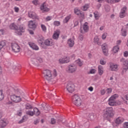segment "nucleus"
<instances>
[{"instance_id": "nucleus-1", "label": "nucleus", "mask_w": 128, "mask_h": 128, "mask_svg": "<svg viewBox=\"0 0 128 128\" xmlns=\"http://www.w3.org/2000/svg\"><path fill=\"white\" fill-rule=\"evenodd\" d=\"M7 94L10 96V100L14 102H22L20 90L18 88L10 86L7 91Z\"/></svg>"}, {"instance_id": "nucleus-2", "label": "nucleus", "mask_w": 128, "mask_h": 128, "mask_svg": "<svg viewBox=\"0 0 128 128\" xmlns=\"http://www.w3.org/2000/svg\"><path fill=\"white\" fill-rule=\"evenodd\" d=\"M42 74L44 78L46 80H50L53 78H56L58 76L56 70H54L52 72L50 70L48 69H44L42 71Z\"/></svg>"}, {"instance_id": "nucleus-3", "label": "nucleus", "mask_w": 128, "mask_h": 128, "mask_svg": "<svg viewBox=\"0 0 128 128\" xmlns=\"http://www.w3.org/2000/svg\"><path fill=\"white\" fill-rule=\"evenodd\" d=\"M9 28L10 30H19L20 32H24V30H26V26L24 24L19 25L18 24H16L14 22L12 23L10 25Z\"/></svg>"}, {"instance_id": "nucleus-4", "label": "nucleus", "mask_w": 128, "mask_h": 128, "mask_svg": "<svg viewBox=\"0 0 128 128\" xmlns=\"http://www.w3.org/2000/svg\"><path fill=\"white\" fill-rule=\"evenodd\" d=\"M72 102L76 106H80L82 102L80 99V97L78 94H75L72 96Z\"/></svg>"}, {"instance_id": "nucleus-5", "label": "nucleus", "mask_w": 128, "mask_h": 128, "mask_svg": "<svg viewBox=\"0 0 128 128\" xmlns=\"http://www.w3.org/2000/svg\"><path fill=\"white\" fill-rule=\"evenodd\" d=\"M114 110L112 108L110 107L106 108L104 112V118H112L114 116Z\"/></svg>"}, {"instance_id": "nucleus-6", "label": "nucleus", "mask_w": 128, "mask_h": 128, "mask_svg": "<svg viewBox=\"0 0 128 128\" xmlns=\"http://www.w3.org/2000/svg\"><path fill=\"white\" fill-rule=\"evenodd\" d=\"M116 98H118V94H114L109 98L108 100L109 106H116Z\"/></svg>"}, {"instance_id": "nucleus-7", "label": "nucleus", "mask_w": 128, "mask_h": 128, "mask_svg": "<svg viewBox=\"0 0 128 128\" xmlns=\"http://www.w3.org/2000/svg\"><path fill=\"white\" fill-rule=\"evenodd\" d=\"M90 30V27L88 26V23L86 22L82 26H80V32L81 34H86Z\"/></svg>"}, {"instance_id": "nucleus-8", "label": "nucleus", "mask_w": 128, "mask_h": 128, "mask_svg": "<svg viewBox=\"0 0 128 128\" xmlns=\"http://www.w3.org/2000/svg\"><path fill=\"white\" fill-rule=\"evenodd\" d=\"M76 66L74 64H72L68 66V68H66V72L69 74H72L76 72Z\"/></svg>"}, {"instance_id": "nucleus-9", "label": "nucleus", "mask_w": 128, "mask_h": 128, "mask_svg": "<svg viewBox=\"0 0 128 128\" xmlns=\"http://www.w3.org/2000/svg\"><path fill=\"white\" fill-rule=\"evenodd\" d=\"M66 90L68 92L72 94L74 92V84L72 82H69L66 86Z\"/></svg>"}, {"instance_id": "nucleus-10", "label": "nucleus", "mask_w": 128, "mask_h": 128, "mask_svg": "<svg viewBox=\"0 0 128 128\" xmlns=\"http://www.w3.org/2000/svg\"><path fill=\"white\" fill-rule=\"evenodd\" d=\"M109 66L110 70L112 72H118V64L114 62H110Z\"/></svg>"}, {"instance_id": "nucleus-11", "label": "nucleus", "mask_w": 128, "mask_h": 128, "mask_svg": "<svg viewBox=\"0 0 128 128\" xmlns=\"http://www.w3.org/2000/svg\"><path fill=\"white\" fill-rule=\"evenodd\" d=\"M8 124V120L7 118H4L0 120V128H4Z\"/></svg>"}, {"instance_id": "nucleus-12", "label": "nucleus", "mask_w": 128, "mask_h": 128, "mask_svg": "<svg viewBox=\"0 0 128 128\" xmlns=\"http://www.w3.org/2000/svg\"><path fill=\"white\" fill-rule=\"evenodd\" d=\"M120 62H122L124 64L123 69L126 70H128V60H126L124 58H122L120 60Z\"/></svg>"}, {"instance_id": "nucleus-13", "label": "nucleus", "mask_w": 128, "mask_h": 128, "mask_svg": "<svg viewBox=\"0 0 128 128\" xmlns=\"http://www.w3.org/2000/svg\"><path fill=\"white\" fill-rule=\"evenodd\" d=\"M40 9L42 12H50V8H48V5L46 4V2H44L41 5Z\"/></svg>"}, {"instance_id": "nucleus-14", "label": "nucleus", "mask_w": 128, "mask_h": 128, "mask_svg": "<svg viewBox=\"0 0 128 128\" xmlns=\"http://www.w3.org/2000/svg\"><path fill=\"white\" fill-rule=\"evenodd\" d=\"M126 6H124L121 9L120 12L119 14V17L120 18H124L126 16Z\"/></svg>"}, {"instance_id": "nucleus-15", "label": "nucleus", "mask_w": 128, "mask_h": 128, "mask_svg": "<svg viewBox=\"0 0 128 128\" xmlns=\"http://www.w3.org/2000/svg\"><path fill=\"white\" fill-rule=\"evenodd\" d=\"M124 122V118L120 116L115 120V124H117V126H118V124H122Z\"/></svg>"}, {"instance_id": "nucleus-16", "label": "nucleus", "mask_w": 128, "mask_h": 128, "mask_svg": "<svg viewBox=\"0 0 128 128\" xmlns=\"http://www.w3.org/2000/svg\"><path fill=\"white\" fill-rule=\"evenodd\" d=\"M29 18H32L33 20H38V16L34 12H28V14Z\"/></svg>"}, {"instance_id": "nucleus-17", "label": "nucleus", "mask_w": 128, "mask_h": 128, "mask_svg": "<svg viewBox=\"0 0 128 128\" xmlns=\"http://www.w3.org/2000/svg\"><path fill=\"white\" fill-rule=\"evenodd\" d=\"M28 27L32 30H36V22H34L32 20L28 22Z\"/></svg>"}, {"instance_id": "nucleus-18", "label": "nucleus", "mask_w": 128, "mask_h": 128, "mask_svg": "<svg viewBox=\"0 0 128 128\" xmlns=\"http://www.w3.org/2000/svg\"><path fill=\"white\" fill-rule=\"evenodd\" d=\"M60 30H56L55 31L53 34L54 40H58L60 36Z\"/></svg>"}, {"instance_id": "nucleus-19", "label": "nucleus", "mask_w": 128, "mask_h": 128, "mask_svg": "<svg viewBox=\"0 0 128 128\" xmlns=\"http://www.w3.org/2000/svg\"><path fill=\"white\" fill-rule=\"evenodd\" d=\"M94 44H96L98 46H101L102 42L100 41L98 36H96L94 38Z\"/></svg>"}, {"instance_id": "nucleus-20", "label": "nucleus", "mask_w": 128, "mask_h": 128, "mask_svg": "<svg viewBox=\"0 0 128 128\" xmlns=\"http://www.w3.org/2000/svg\"><path fill=\"white\" fill-rule=\"evenodd\" d=\"M72 18V14H69L66 17L64 18V19L63 20V22L64 24H68L70 20Z\"/></svg>"}, {"instance_id": "nucleus-21", "label": "nucleus", "mask_w": 128, "mask_h": 128, "mask_svg": "<svg viewBox=\"0 0 128 128\" xmlns=\"http://www.w3.org/2000/svg\"><path fill=\"white\" fill-rule=\"evenodd\" d=\"M94 16L95 18V19L98 20L100 18V12H98L97 11H95L94 12Z\"/></svg>"}, {"instance_id": "nucleus-22", "label": "nucleus", "mask_w": 128, "mask_h": 128, "mask_svg": "<svg viewBox=\"0 0 128 128\" xmlns=\"http://www.w3.org/2000/svg\"><path fill=\"white\" fill-rule=\"evenodd\" d=\"M34 114L36 116H38L39 114H40V110L36 108H34Z\"/></svg>"}, {"instance_id": "nucleus-23", "label": "nucleus", "mask_w": 128, "mask_h": 128, "mask_svg": "<svg viewBox=\"0 0 128 128\" xmlns=\"http://www.w3.org/2000/svg\"><path fill=\"white\" fill-rule=\"evenodd\" d=\"M98 70L99 74L102 76L104 74V67L100 65L98 67Z\"/></svg>"}, {"instance_id": "nucleus-24", "label": "nucleus", "mask_w": 128, "mask_h": 128, "mask_svg": "<svg viewBox=\"0 0 128 128\" xmlns=\"http://www.w3.org/2000/svg\"><path fill=\"white\" fill-rule=\"evenodd\" d=\"M44 44L46 46H52V44H54V42H52V40H46L44 42Z\"/></svg>"}, {"instance_id": "nucleus-25", "label": "nucleus", "mask_w": 128, "mask_h": 128, "mask_svg": "<svg viewBox=\"0 0 128 128\" xmlns=\"http://www.w3.org/2000/svg\"><path fill=\"white\" fill-rule=\"evenodd\" d=\"M29 46L30 48H38V46L36 44L32 43V42H29Z\"/></svg>"}, {"instance_id": "nucleus-26", "label": "nucleus", "mask_w": 128, "mask_h": 128, "mask_svg": "<svg viewBox=\"0 0 128 128\" xmlns=\"http://www.w3.org/2000/svg\"><path fill=\"white\" fill-rule=\"evenodd\" d=\"M68 44L70 48H72L74 46V40H72V39H69L68 40Z\"/></svg>"}, {"instance_id": "nucleus-27", "label": "nucleus", "mask_w": 128, "mask_h": 128, "mask_svg": "<svg viewBox=\"0 0 128 128\" xmlns=\"http://www.w3.org/2000/svg\"><path fill=\"white\" fill-rule=\"evenodd\" d=\"M44 37L42 36H40L38 38V42L40 44H42L44 42Z\"/></svg>"}, {"instance_id": "nucleus-28", "label": "nucleus", "mask_w": 128, "mask_h": 128, "mask_svg": "<svg viewBox=\"0 0 128 128\" xmlns=\"http://www.w3.org/2000/svg\"><path fill=\"white\" fill-rule=\"evenodd\" d=\"M76 64H78V66H82L84 64V62L80 60V59H78L76 60Z\"/></svg>"}, {"instance_id": "nucleus-29", "label": "nucleus", "mask_w": 128, "mask_h": 128, "mask_svg": "<svg viewBox=\"0 0 128 128\" xmlns=\"http://www.w3.org/2000/svg\"><path fill=\"white\" fill-rule=\"evenodd\" d=\"M81 12L82 11H80L78 8H74V13L76 14H77V16H80V14Z\"/></svg>"}, {"instance_id": "nucleus-30", "label": "nucleus", "mask_w": 128, "mask_h": 128, "mask_svg": "<svg viewBox=\"0 0 128 128\" xmlns=\"http://www.w3.org/2000/svg\"><path fill=\"white\" fill-rule=\"evenodd\" d=\"M36 55L33 54L31 56V60L33 64H36Z\"/></svg>"}, {"instance_id": "nucleus-31", "label": "nucleus", "mask_w": 128, "mask_h": 128, "mask_svg": "<svg viewBox=\"0 0 128 128\" xmlns=\"http://www.w3.org/2000/svg\"><path fill=\"white\" fill-rule=\"evenodd\" d=\"M6 46V41L2 40L0 42V48H2Z\"/></svg>"}, {"instance_id": "nucleus-32", "label": "nucleus", "mask_w": 128, "mask_h": 128, "mask_svg": "<svg viewBox=\"0 0 128 128\" xmlns=\"http://www.w3.org/2000/svg\"><path fill=\"white\" fill-rule=\"evenodd\" d=\"M88 120H94V116L92 114H88Z\"/></svg>"}, {"instance_id": "nucleus-33", "label": "nucleus", "mask_w": 128, "mask_h": 128, "mask_svg": "<svg viewBox=\"0 0 128 128\" xmlns=\"http://www.w3.org/2000/svg\"><path fill=\"white\" fill-rule=\"evenodd\" d=\"M90 8V4H86L84 6H83L82 8L84 12H86V10H88V8Z\"/></svg>"}, {"instance_id": "nucleus-34", "label": "nucleus", "mask_w": 128, "mask_h": 128, "mask_svg": "<svg viewBox=\"0 0 128 128\" xmlns=\"http://www.w3.org/2000/svg\"><path fill=\"white\" fill-rule=\"evenodd\" d=\"M116 44L117 46H114L113 48H120V47L118 46L119 44H122V40H118L116 41Z\"/></svg>"}, {"instance_id": "nucleus-35", "label": "nucleus", "mask_w": 128, "mask_h": 128, "mask_svg": "<svg viewBox=\"0 0 128 128\" xmlns=\"http://www.w3.org/2000/svg\"><path fill=\"white\" fill-rule=\"evenodd\" d=\"M25 108L26 110H32V106L30 104H27L25 105Z\"/></svg>"}, {"instance_id": "nucleus-36", "label": "nucleus", "mask_w": 128, "mask_h": 128, "mask_svg": "<svg viewBox=\"0 0 128 128\" xmlns=\"http://www.w3.org/2000/svg\"><path fill=\"white\" fill-rule=\"evenodd\" d=\"M12 48H20V46L16 43L12 44Z\"/></svg>"}, {"instance_id": "nucleus-37", "label": "nucleus", "mask_w": 128, "mask_h": 128, "mask_svg": "<svg viewBox=\"0 0 128 128\" xmlns=\"http://www.w3.org/2000/svg\"><path fill=\"white\" fill-rule=\"evenodd\" d=\"M103 54H104V56H108V48H104L102 50Z\"/></svg>"}, {"instance_id": "nucleus-38", "label": "nucleus", "mask_w": 128, "mask_h": 128, "mask_svg": "<svg viewBox=\"0 0 128 128\" xmlns=\"http://www.w3.org/2000/svg\"><path fill=\"white\" fill-rule=\"evenodd\" d=\"M60 64H66L67 61L64 60V57L58 60Z\"/></svg>"}, {"instance_id": "nucleus-39", "label": "nucleus", "mask_w": 128, "mask_h": 128, "mask_svg": "<svg viewBox=\"0 0 128 128\" xmlns=\"http://www.w3.org/2000/svg\"><path fill=\"white\" fill-rule=\"evenodd\" d=\"M41 28L42 32H46V26L44 24H41Z\"/></svg>"}, {"instance_id": "nucleus-40", "label": "nucleus", "mask_w": 128, "mask_h": 128, "mask_svg": "<svg viewBox=\"0 0 128 128\" xmlns=\"http://www.w3.org/2000/svg\"><path fill=\"white\" fill-rule=\"evenodd\" d=\"M4 98V96L2 94V90H0V100H2Z\"/></svg>"}, {"instance_id": "nucleus-41", "label": "nucleus", "mask_w": 128, "mask_h": 128, "mask_svg": "<svg viewBox=\"0 0 128 128\" xmlns=\"http://www.w3.org/2000/svg\"><path fill=\"white\" fill-rule=\"evenodd\" d=\"M12 52H14L15 54H16V52H20V48H12Z\"/></svg>"}, {"instance_id": "nucleus-42", "label": "nucleus", "mask_w": 128, "mask_h": 128, "mask_svg": "<svg viewBox=\"0 0 128 128\" xmlns=\"http://www.w3.org/2000/svg\"><path fill=\"white\" fill-rule=\"evenodd\" d=\"M26 116H24L22 119L18 122V124H22V122H26Z\"/></svg>"}, {"instance_id": "nucleus-43", "label": "nucleus", "mask_w": 128, "mask_h": 128, "mask_svg": "<svg viewBox=\"0 0 128 128\" xmlns=\"http://www.w3.org/2000/svg\"><path fill=\"white\" fill-rule=\"evenodd\" d=\"M54 24L56 26H60V21H54Z\"/></svg>"}, {"instance_id": "nucleus-44", "label": "nucleus", "mask_w": 128, "mask_h": 128, "mask_svg": "<svg viewBox=\"0 0 128 128\" xmlns=\"http://www.w3.org/2000/svg\"><path fill=\"white\" fill-rule=\"evenodd\" d=\"M26 114L28 116H32L34 115V112L32 111H28L26 112Z\"/></svg>"}, {"instance_id": "nucleus-45", "label": "nucleus", "mask_w": 128, "mask_h": 128, "mask_svg": "<svg viewBox=\"0 0 128 128\" xmlns=\"http://www.w3.org/2000/svg\"><path fill=\"white\" fill-rule=\"evenodd\" d=\"M81 18H84V12H81L78 16Z\"/></svg>"}, {"instance_id": "nucleus-46", "label": "nucleus", "mask_w": 128, "mask_h": 128, "mask_svg": "<svg viewBox=\"0 0 128 128\" xmlns=\"http://www.w3.org/2000/svg\"><path fill=\"white\" fill-rule=\"evenodd\" d=\"M100 62L102 66H104L106 64V62L104 60L102 59H100Z\"/></svg>"}, {"instance_id": "nucleus-47", "label": "nucleus", "mask_w": 128, "mask_h": 128, "mask_svg": "<svg viewBox=\"0 0 128 128\" xmlns=\"http://www.w3.org/2000/svg\"><path fill=\"white\" fill-rule=\"evenodd\" d=\"M107 36H108V33L105 32L103 34L102 36V40H106V38Z\"/></svg>"}, {"instance_id": "nucleus-48", "label": "nucleus", "mask_w": 128, "mask_h": 128, "mask_svg": "<svg viewBox=\"0 0 128 128\" xmlns=\"http://www.w3.org/2000/svg\"><path fill=\"white\" fill-rule=\"evenodd\" d=\"M122 36H126V30H122Z\"/></svg>"}, {"instance_id": "nucleus-49", "label": "nucleus", "mask_w": 128, "mask_h": 128, "mask_svg": "<svg viewBox=\"0 0 128 128\" xmlns=\"http://www.w3.org/2000/svg\"><path fill=\"white\" fill-rule=\"evenodd\" d=\"M102 48H108V45L106 44V43H104L103 44L102 46Z\"/></svg>"}, {"instance_id": "nucleus-50", "label": "nucleus", "mask_w": 128, "mask_h": 128, "mask_svg": "<svg viewBox=\"0 0 128 128\" xmlns=\"http://www.w3.org/2000/svg\"><path fill=\"white\" fill-rule=\"evenodd\" d=\"M118 48H113L112 50V52L113 54H116L118 52Z\"/></svg>"}, {"instance_id": "nucleus-51", "label": "nucleus", "mask_w": 128, "mask_h": 128, "mask_svg": "<svg viewBox=\"0 0 128 128\" xmlns=\"http://www.w3.org/2000/svg\"><path fill=\"white\" fill-rule=\"evenodd\" d=\"M64 59L65 62H66V64L70 62V61L69 57H67V56L64 57Z\"/></svg>"}, {"instance_id": "nucleus-52", "label": "nucleus", "mask_w": 128, "mask_h": 128, "mask_svg": "<svg viewBox=\"0 0 128 128\" xmlns=\"http://www.w3.org/2000/svg\"><path fill=\"white\" fill-rule=\"evenodd\" d=\"M4 116V112L2 110H0V120H1V118H2Z\"/></svg>"}, {"instance_id": "nucleus-53", "label": "nucleus", "mask_w": 128, "mask_h": 128, "mask_svg": "<svg viewBox=\"0 0 128 128\" xmlns=\"http://www.w3.org/2000/svg\"><path fill=\"white\" fill-rule=\"evenodd\" d=\"M78 39L80 40H84V35H82V34H80Z\"/></svg>"}, {"instance_id": "nucleus-54", "label": "nucleus", "mask_w": 128, "mask_h": 128, "mask_svg": "<svg viewBox=\"0 0 128 128\" xmlns=\"http://www.w3.org/2000/svg\"><path fill=\"white\" fill-rule=\"evenodd\" d=\"M36 60H38L39 62H44V60L40 57H37Z\"/></svg>"}, {"instance_id": "nucleus-55", "label": "nucleus", "mask_w": 128, "mask_h": 128, "mask_svg": "<svg viewBox=\"0 0 128 128\" xmlns=\"http://www.w3.org/2000/svg\"><path fill=\"white\" fill-rule=\"evenodd\" d=\"M78 26V20H75L74 21V28L75 26Z\"/></svg>"}, {"instance_id": "nucleus-56", "label": "nucleus", "mask_w": 128, "mask_h": 128, "mask_svg": "<svg viewBox=\"0 0 128 128\" xmlns=\"http://www.w3.org/2000/svg\"><path fill=\"white\" fill-rule=\"evenodd\" d=\"M56 122V119H54V118H51V124H54Z\"/></svg>"}, {"instance_id": "nucleus-57", "label": "nucleus", "mask_w": 128, "mask_h": 128, "mask_svg": "<svg viewBox=\"0 0 128 128\" xmlns=\"http://www.w3.org/2000/svg\"><path fill=\"white\" fill-rule=\"evenodd\" d=\"M105 10L106 12H110V8L108 6H105Z\"/></svg>"}, {"instance_id": "nucleus-58", "label": "nucleus", "mask_w": 128, "mask_h": 128, "mask_svg": "<svg viewBox=\"0 0 128 128\" xmlns=\"http://www.w3.org/2000/svg\"><path fill=\"white\" fill-rule=\"evenodd\" d=\"M32 4L35 6H38V0H34L32 1Z\"/></svg>"}, {"instance_id": "nucleus-59", "label": "nucleus", "mask_w": 128, "mask_h": 128, "mask_svg": "<svg viewBox=\"0 0 128 128\" xmlns=\"http://www.w3.org/2000/svg\"><path fill=\"white\" fill-rule=\"evenodd\" d=\"M46 22H48L50 20H52V16H48L46 18Z\"/></svg>"}, {"instance_id": "nucleus-60", "label": "nucleus", "mask_w": 128, "mask_h": 128, "mask_svg": "<svg viewBox=\"0 0 128 128\" xmlns=\"http://www.w3.org/2000/svg\"><path fill=\"white\" fill-rule=\"evenodd\" d=\"M107 94H110L112 92V88H108L106 89Z\"/></svg>"}, {"instance_id": "nucleus-61", "label": "nucleus", "mask_w": 128, "mask_h": 128, "mask_svg": "<svg viewBox=\"0 0 128 128\" xmlns=\"http://www.w3.org/2000/svg\"><path fill=\"white\" fill-rule=\"evenodd\" d=\"M124 128H128V122L124 124Z\"/></svg>"}, {"instance_id": "nucleus-62", "label": "nucleus", "mask_w": 128, "mask_h": 128, "mask_svg": "<svg viewBox=\"0 0 128 128\" xmlns=\"http://www.w3.org/2000/svg\"><path fill=\"white\" fill-rule=\"evenodd\" d=\"M124 56H125V58H128V51H125L124 52Z\"/></svg>"}, {"instance_id": "nucleus-63", "label": "nucleus", "mask_w": 128, "mask_h": 128, "mask_svg": "<svg viewBox=\"0 0 128 128\" xmlns=\"http://www.w3.org/2000/svg\"><path fill=\"white\" fill-rule=\"evenodd\" d=\"M108 4H114V0H106Z\"/></svg>"}, {"instance_id": "nucleus-64", "label": "nucleus", "mask_w": 128, "mask_h": 128, "mask_svg": "<svg viewBox=\"0 0 128 128\" xmlns=\"http://www.w3.org/2000/svg\"><path fill=\"white\" fill-rule=\"evenodd\" d=\"M96 70L94 69H92L90 70V74H94L96 72Z\"/></svg>"}]
</instances>
